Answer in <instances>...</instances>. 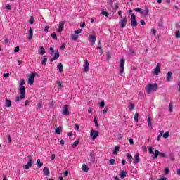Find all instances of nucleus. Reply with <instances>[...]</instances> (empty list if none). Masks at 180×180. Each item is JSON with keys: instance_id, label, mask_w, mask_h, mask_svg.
<instances>
[{"instance_id": "nucleus-1", "label": "nucleus", "mask_w": 180, "mask_h": 180, "mask_svg": "<svg viewBox=\"0 0 180 180\" xmlns=\"http://www.w3.org/2000/svg\"><path fill=\"white\" fill-rule=\"evenodd\" d=\"M158 89V84L155 83L154 84H148L145 87V91L148 95H150L153 92H155Z\"/></svg>"}, {"instance_id": "nucleus-2", "label": "nucleus", "mask_w": 180, "mask_h": 180, "mask_svg": "<svg viewBox=\"0 0 180 180\" xmlns=\"http://www.w3.org/2000/svg\"><path fill=\"white\" fill-rule=\"evenodd\" d=\"M25 92H26V89L25 88V86H20V96H18L15 98V102L16 103H19V102H20V101H22V99H25V98H26Z\"/></svg>"}, {"instance_id": "nucleus-3", "label": "nucleus", "mask_w": 180, "mask_h": 180, "mask_svg": "<svg viewBox=\"0 0 180 180\" xmlns=\"http://www.w3.org/2000/svg\"><path fill=\"white\" fill-rule=\"evenodd\" d=\"M28 162L27 165H24L22 167H23V169H29V167H32V165H33V160H32V155H28Z\"/></svg>"}, {"instance_id": "nucleus-4", "label": "nucleus", "mask_w": 180, "mask_h": 180, "mask_svg": "<svg viewBox=\"0 0 180 180\" xmlns=\"http://www.w3.org/2000/svg\"><path fill=\"white\" fill-rule=\"evenodd\" d=\"M34 77H36V72L31 73L29 75V78L27 81L29 85H33V84H34Z\"/></svg>"}, {"instance_id": "nucleus-5", "label": "nucleus", "mask_w": 180, "mask_h": 180, "mask_svg": "<svg viewBox=\"0 0 180 180\" xmlns=\"http://www.w3.org/2000/svg\"><path fill=\"white\" fill-rule=\"evenodd\" d=\"M124 58L120 60L119 73L122 75L124 72Z\"/></svg>"}, {"instance_id": "nucleus-6", "label": "nucleus", "mask_w": 180, "mask_h": 180, "mask_svg": "<svg viewBox=\"0 0 180 180\" xmlns=\"http://www.w3.org/2000/svg\"><path fill=\"white\" fill-rule=\"evenodd\" d=\"M131 26L136 27L137 26V20H136V15L132 13L131 15Z\"/></svg>"}, {"instance_id": "nucleus-7", "label": "nucleus", "mask_w": 180, "mask_h": 180, "mask_svg": "<svg viewBox=\"0 0 180 180\" xmlns=\"http://www.w3.org/2000/svg\"><path fill=\"white\" fill-rule=\"evenodd\" d=\"M62 115H64V116H68V115H70V106L68 105L63 106Z\"/></svg>"}, {"instance_id": "nucleus-8", "label": "nucleus", "mask_w": 180, "mask_h": 180, "mask_svg": "<svg viewBox=\"0 0 180 180\" xmlns=\"http://www.w3.org/2000/svg\"><path fill=\"white\" fill-rule=\"evenodd\" d=\"M83 71L84 72H88V71H89V62H88V60H84L83 64Z\"/></svg>"}, {"instance_id": "nucleus-9", "label": "nucleus", "mask_w": 180, "mask_h": 180, "mask_svg": "<svg viewBox=\"0 0 180 180\" xmlns=\"http://www.w3.org/2000/svg\"><path fill=\"white\" fill-rule=\"evenodd\" d=\"M98 136H99V134L98 133V131L92 129L90 132V136L93 140H95L98 138Z\"/></svg>"}, {"instance_id": "nucleus-10", "label": "nucleus", "mask_w": 180, "mask_h": 180, "mask_svg": "<svg viewBox=\"0 0 180 180\" xmlns=\"http://www.w3.org/2000/svg\"><path fill=\"white\" fill-rule=\"evenodd\" d=\"M162 136L163 139H168V137H169V132L167 131L164 134L163 131H160L159 136H158L159 140H160V139H161Z\"/></svg>"}, {"instance_id": "nucleus-11", "label": "nucleus", "mask_w": 180, "mask_h": 180, "mask_svg": "<svg viewBox=\"0 0 180 180\" xmlns=\"http://www.w3.org/2000/svg\"><path fill=\"white\" fill-rule=\"evenodd\" d=\"M58 58H60V52H58V51H56L54 53L53 58H51L49 61L51 63H53V61H56V60H58Z\"/></svg>"}, {"instance_id": "nucleus-12", "label": "nucleus", "mask_w": 180, "mask_h": 180, "mask_svg": "<svg viewBox=\"0 0 180 180\" xmlns=\"http://www.w3.org/2000/svg\"><path fill=\"white\" fill-rule=\"evenodd\" d=\"M89 41H90L91 46H94V44H95V41H96V37L94 35H89Z\"/></svg>"}, {"instance_id": "nucleus-13", "label": "nucleus", "mask_w": 180, "mask_h": 180, "mask_svg": "<svg viewBox=\"0 0 180 180\" xmlns=\"http://www.w3.org/2000/svg\"><path fill=\"white\" fill-rule=\"evenodd\" d=\"M127 22V17H124V18L120 20V26L122 29L126 27Z\"/></svg>"}, {"instance_id": "nucleus-14", "label": "nucleus", "mask_w": 180, "mask_h": 180, "mask_svg": "<svg viewBox=\"0 0 180 180\" xmlns=\"http://www.w3.org/2000/svg\"><path fill=\"white\" fill-rule=\"evenodd\" d=\"M65 22L64 21H61L58 25V29L57 30L58 33H61L63 32V29L64 28V25Z\"/></svg>"}, {"instance_id": "nucleus-15", "label": "nucleus", "mask_w": 180, "mask_h": 180, "mask_svg": "<svg viewBox=\"0 0 180 180\" xmlns=\"http://www.w3.org/2000/svg\"><path fill=\"white\" fill-rule=\"evenodd\" d=\"M148 12H149L148 7H145L143 10H141V15H143V16H148Z\"/></svg>"}, {"instance_id": "nucleus-16", "label": "nucleus", "mask_w": 180, "mask_h": 180, "mask_svg": "<svg viewBox=\"0 0 180 180\" xmlns=\"http://www.w3.org/2000/svg\"><path fill=\"white\" fill-rule=\"evenodd\" d=\"M139 162H140V156H139V153H136L134 157V164H139Z\"/></svg>"}, {"instance_id": "nucleus-17", "label": "nucleus", "mask_w": 180, "mask_h": 180, "mask_svg": "<svg viewBox=\"0 0 180 180\" xmlns=\"http://www.w3.org/2000/svg\"><path fill=\"white\" fill-rule=\"evenodd\" d=\"M43 172L45 176H50V169H49V167H44Z\"/></svg>"}, {"instance_id": "nucleus-18", "label": "nucleus", "mask_w": 180, "mask_h": 180, "mask_svg": "<svg viewBox=\"0 0 180 180\" xmlns=\"http://www.w3.org/2000/svg\"><path fill=\"white\" fill-rule=\"evenodd\" d=\"M33 37V28L30 27L29 29V36H28V40L30 41Z\"/></svg>"}, {"instance_id": "nucleus-19", "label": "nucleus", "mask_w": 180, "mask_h": 180, "mask_svg": "<svg viewBox=\"0 0 180 180\" xmlns=\"http://www.w3.org/2000/svg\"><path fill=\"white\" fill-rule=\"evenodd\" d=\"M90 162H91V164L95 162V153L93 152L90 153Z\"/></svg>"}, {"instance_id": "nucleus-20", "label": "nucleus", "mask_w": 180, "mask_h": 180, "mask_svg": "<svg viewBox=\"0 0 180 180\" xmlns=\"http://www.w3.org/2000/svg\"><path fill=\"white\" fill-rule=\"evenodd\" d=\"M119 150H120V146H116L114 148V150H112V154L114 155H117V153H119Z\"/></svg>"}, {"instance_id": "nucleus-21", "label": "nucleus", "mask_w": 180, "mask_h": 180, "mask_svg": "<svg viewBox=\"0 0 180 180\" xmlns=\"http://www.w3.org/2000/svg\"><path fill=\"white\" fill-rule=\"evenodd\" d=\"M126 175H127V172L124 170H122L120 174V176L122 179H124V178L126 177Z\"/></svg>"}, {"instance_id": "nucleus-22", "label": "nucleus", "mask_w": 180, "mask_h": 180, "mask_svg": "<svg viewBox=\"0 0 180 180\" xmlns=\"http://www.w3.org/2000/svg\"><path fill=\"white\" fill-rule=\"evenodd\" d=\"M39 53L41 54V56H44V54H46V50L44 49V47H39Z\"/></svg>"}, {"instance_id": "nucleus-23", "label": "nucleus", "mask_w": 180, "mask_h": 180, "mask_svg": "<svg viewBox=\"0 0 180 180\" xmlns=\"http://www.w3.org/2000/svg\"><path fill=\"white\" fill-rule=\"evenodd\" d=\"M5 103L6 108H11V106H12V101L9 99H6Z\"/></svg>"}, {"instance_id": "nucleus-24", "label": "nucleus", "mask_w": 180, "mask_h": 180, "mask_svg": "<svg viewBox=\"0 0 180 180\" xmlns=\"http://www.w3.org/2000/svg\"><path fill=\"white\" fill-rule=\"evenodd\" d=\"M169 112L172 113V112H174V103L171 101L169 104Z\"/></svg>"}, {"instance_id": "nucleus-25", "label": "nucleus", "mask_w": 180, "mask_h": 180, "mask_svg": "<svg viewBox=\"0 0 180 180\" xmlns=\"http://www.w3.org/2000/svg\"><path fill=\"white\" fill-rule=\"evenodd\" d=\"M82 169L83 172H88L89 171V168L88 167V165H83L82 167Z\"/></svg>"}, {"instance_id": "nucleus-26", "label": "nucleus", "mask_w": 180, "mask_h": 180, "mask_svg": "<svg viewBox=\"0 0 180 180\" xmlns=\"http://www.w3.org/2000/svg\"><path fill=\"white\" fill-rule=\"evenodd\" d=\"M148 126L150 129L153 128V124L151 123V116L148 117Z\"/></svg>"}, {"instance_id": "nucleus-27", "label": "nucleus", "mask_w": 180, "mask_h": 180, "mask_svg": "<svg viewBox=\"0 0 180 180\" xmlns=\"http://www.w3.org/2000/svg\"><path fill=\"white\" fill-rule=\"evenodd\" d=\"M159 157H161L162 158H167L168 157V155L165 153L158 152Z\"/></svg>"}, {"instance_id": "nucleus-28", "label": "nucleus", "mask_w": 180, "mask_h": 180, "mask_svg": "<svg viewBox=\"0 0 180 180\" xmlns=\"http://www.w3.org/2000/svg\"><path fill=\"white\" fill-rule=\"evenodd\" d=\"M172 77V72H167V78H166L167 82H169V81H171V77Z\"/></svg>"}, {"instance_id": "nucleus-29", "label": "nucleus", "mask_w": 180, "mask_h": 180, "mask_svg": "<svg viewBox=\"0 0 180 180\" xmlns=\"http://www.w3.org/2000/svg\"><path fill=\"white\" fill-rule=\"evenodd\" d=\"M62 130H63V127H57L55 131H56V134H61Z\"/></svg>"}, {"instance_id": "nucleus-30", "label": "nucleus", "mask_w": 180, "mask_h": 180, "mask_svg": "<svg viewBox=\"0 0 180 180\" xmlns=\"http://www.w3.org/2000/svg\"><path fill=\"white\" fill-rule=\"evenodd\" d=\"M46 63H47V56H44V58L41 61V64L42 65H46Z\"/></svg>"}, {"instance_id": "nucleus-31", "label": "nucleus", "mask_w": 180, "mask_h": 180, "mask_svg": "<svg viewBox=\"0 0 180 180\" xmlns=\"http://www.w3.org/2000/svg\"><path fill=\"white\" fill-rule=\"evenodd\" d=\"M37 165L38 168H41V167H43V162H40V159L37 160Z\"/></svg>"}, {"instance_id": "nucleus-32", "label": "nucleus", "mask_w": 180, "mask_h": 180, "mask_svg": "<svg viewBox=\"0 0 180 180\" xmlns=\"http://www.w3.org/2000/svg\"><path fill=\"white\" fill-rule=\"evenodd\" d=\"M153 75H158V65H156L154 72H153Z\"/></svg>"}, {"instance_id": "nucleus-33", "label": "nucleus", "mask_w": 180, "mask_h": 180, "mask_svg": "<svg viewBox=\"0 0 180 180\" xmlns=\"http://www.w3.org/2000/svg\"><path fill=\"white\" fill-rule=\"evenodd\" d=\"M127 158L129 160V164H131V160H133V156L131 154L127 153Z\"/></svg>"}, {"instance_id": "nucleus-34", "label": "nucleus", "mask_w": 180, "mask_h": 180, "mask_svg": "<svg viewBox=\"0 0 180 180\" xmlns=\"http://www.w3.org/2000/svg\"><path fill=\"white\" fill-rule=\"evenodd\" d=\"M79 144V140L75 141L72 144V148H75V147H77V146H78Z\"/></svg>"}, {"instance_id": "nucleus-35", "label": "nucleus", "mask_w": 180, "mask_h": 180, "mask_svg": "<svg viewBox=\"0 0 180 180\" xmlns=\"http://www.w3.org/2000/svg\"><path fill=\"white\" fill-rule=\"evenodd\" d=\"M128 108H129V110H134V104L129 103Z\"/></svg>"}, {"instance_id": "nucleus-36", "label": "nucleus", "mask_w": 180, "mask_h": 180, "mask_svg": "<svg viewBox=\"0 0 180 180\" xmlns=\"http://www.w3.org/2000/svg\"><path fill=\"white\" fill-rule=\"evenodd\" d=\"M115 162H116V160L115 159H110L108 162L109 165H115Z\"/></svg>"}, {"instance_id": "nucleus-37", "label": "nucleus", "mask_w": 180, "mask_h": 180, "mask_svg": "<svg viewBox=\"0 0 180 180\" xmlns=\"http://www.w3.org/2000/svg\"><path fill=\"white\" fill-rule=\"evenodd\" d=\"M59 72H63V63H59L58 65Z\"/></svg>"}, {"instance_id": "nucleus-38", "label": "nucleus", "mask_w": 180, "mask_h": 180, "mask_svg": "<svg viewBox=\"0 0 180 180\" xmlns=\"http://www.w3.org/2000/svg\"><path fill=\"white\" fill-rule=\"evenodd\" d=\"M101 15H103L106 18H109V13H108V12H106L105 11H101Z\"/></svg>"}, {"instance_id": "nucleus-39", "label": "nucleus", "mask_w": 180, "mask_h": 180, "mask_svg": "<svg viewBox=\"0 0 180 180\" xmlns=\"http://www.w3.org/2000/svg\"><path fill=\"white\" fill-rule=\"evenodd\" d=\"M29 22L30 23V25H33V23H34V17H33V15H32L30 18Z\"/></svg>"}, {"instance_id": "nucleus-40", "label": "nucleus", "mask_w": 180, "mask_h": 180, "mask_svg": "<svg viewBox=\"0 0 180 180\" xmlns=\"http://www.w3.org/2000/svg\"><path fill=\"white\" fill-rule=\"evenodd\" d=\"M135 122H139V113L136 112L134 117Z\"/></svg>"}, {"instance_id": "nucleus-41", "label": "nucleus", "mask_w": 180, "mask_h": 180, "mask_svg": "<svg viewBox=\"0 0 180 180\" xmlns=\"http://www.w3.org/2000/svg\"><path fill=\"white\" fill-rule=\"evenodd\" d=\"M71 40H73L74 41H77V40H78V35H72Z\"/></svg>"}, {"instance_id": "nucleus-42", "label": "nucleus", "mask_w": 180, "mask_h": 180, "mask_svg": "<svg viewBox=\"0 0 180 180\" xmlns=\"http://www.w3.org/2000/svg\"><path fill=\"white\" fill-rule=\"evenodd\" d=\"M169 159L171 160V161H174L175 160V155H174V154L170 153L169 155Z\"/></svg>"}, {"instance_id": "nucleus-43", "label": "nucleus", "mask_w": 180, "mask_h": 180, "mask_svg": "<svg viewBox=\"0 0 180 180\" xmlns=\"http://www.w3.org/2000/svg\"><path fill=\"white\" fill-rule=\"evenodd\" d=\"M56 84H57L58 88L59 89H61V88H63V85L61 84V82H60V81H56Z\"/></svg>"}, {"instance_id": "nucleus-44", "label": "nucleus", "mask_w": 180, "mask_h": 180, "mask_svg": "<svg viewBox=\"0 0 180 180\" xmlns=\"http://www.w3.org/2000/svg\"><path fill=\"white\" fill-rule=\"evenodd\" d=\"M175 37H176V39H180V31L178 30L175 32Z\"/></svg>"}, {"instance_id": "nucleus-45", "label": "nucleus", "mask_w": 180, "mask_h": 180, "mask_svg": "<svg viewBox=\"0 0 180 180\" xmlns=\"http://www.w3.org/2000/svg\"><path fill=\"white\" fill-rule=\"evenodd\" d=\"M158 157V150H155V155L153 156V160H155Z\"/></svg>"}, {"instance_id": "nucleus-46", "label": "nucleus", "mask_w": 180, "mask_h": 180, "mask_svg": "<svg viewBox=\"0 0 180 180\" xmlns=\"http://www.w3.org/2000/svg\"><path fill=\"white\" fill-rule=\"evenodd\" d=\"M94 123L96 127H99V124L98 123V119H96V117H94Z\"/></svg>"}, {"instance_id": "nucleus-47", "label": "nucleus", "mask_w": 180, "mask_h": 180, "mask_svg": "<svg viewBox=\"0 0 180 180\" xmlns=\"http://www.w3.org/2000/svg\"><path fill=\"white\" fill-rule=\"evenodd\" d=\"M152 36H155V34L157 33V30L153 28L151 30Z\"/></svg>"}, {"instance_id": "nucleus-48", "label": "nucleus", "mask_w": 180, "mask_h": 180, "mask_svg": "<svg viewBox=\"0 0 180 180\" xmlns=\"http://www.w3.org/2000/svg\"><path fill=\"white\" fill-rule=\"evenodd\" d=\"M81 32H82V29H79L77 30L74 31V33L75 34H79V33H81Z\"/></svg>"}, {"instance_id": "nucleus-49", "label": "nucleus", "mask_w": 180, "mask_h": 180, "mask_svg": "<svg viewBox=\"0 0 180 180\" xmlns=\"http://www.w3.org/2000/svg\"><path fill=\"white\" fill-rule=\"evenodd\" d=\"M52 39H54V40H57V34L56 33L51 34Z\"/></svg>"}, {"instance_id": "nucleus-50", "label": "nucleus", "mask_w": 180, "mask_h": 180, "mask_svg": "<svg viewBox=\"0 0 180 180\" xmlns=\"http://www.w3.org/2000/svg\"><path fill=\"white\" fill-rule=\"evenodd\" d=\"M4 9H7L8 11H11L12 9V6L8 4L4 8Z\"/></svg>"}, {"instance_id": "nucleus-51", "label": "nucleus", "mask_w": 180, "mask_h": 180, "mask_svg": "<svg viewBox=\"0 0 180 180\" xmlns=\"http://www.w3.org/2000/svg\"><path fill=\"white\" fill-rule=\"evenodd\" d=\"M100 108H105V102L101 101L98 103Z\"/></svg>"}, {"instance_id": "nucleus-52", "label": "nucleus", "mask_w": 180, "mask_h": 180, "mask_svg": "<svg viewBox=\"0 0 180 180\" xmlns=\"http://www.w3.org/2000/svg\"><path fill=\"white\" fill-rule=\"evenodd\" d=\"M49 50L51 51V55L54 56V48L50 47Z\"/></svg>"}, {"instance_id": "nucleus-53", "label": "nucleus", "mask_w": 180, "mask_h": 180, "mask_svg": "<svg viewBox=\"0 0 180 180\" xmlns=\"http://www.w3.org/2000/svg\"><path fill=\"white\" fill-rule=\"evenodd\" d=\"M138 95L139 96H140L141 99H143V98H144V94L141 91H139Z\"/></svg>"}, {"instance_id": "nucleus-54", "label": "nucleus", "mask_w": 180, "mask_h": 180, "mask_svg": "<svg viewBox=\"0 0 180 180\" xmlns=\"http://www.w3.org/2000/svg\"><path fill=\"white\" fill-rule=\"evenodd\" d=\"M111 56H110V52H107V60L109 61V60H110L111 58Z\"/></svg>"}, {"instance_id": "nucleus-55", "label": "nucleus", "mask_w": 180, "mask_h": 180, "mask_svg": "<svg viewBox=\"0 0 180 180\" xmlns=\"http://www.w3.org/2000/svg\"><path fill=\"white\" fill-rule=\"evenodd\" d=\"M55 103L54 101H51L49 103V108H54Z\"/></svg>"}, {"instance_id": "nucleus-56", "label": "nucleus", "mask_w": 180, "mask_h": 180, "mask_svg": "<svg viewBox=\"0 0 180 180\" xmlns=\"http://www.w3.org/2000/svg\"><path fill=\"white\" fill-rule=\"evenodd\" d=\"M25 85V79H22L20 82V86H23Z\"/></svg>"}, {"instance_id": "nucleus-57", "label": "nucleus", "mask_w": 180, "mask_h": 180, "mask_svg": "<svg viewBox=\"0 0 180 180\" xmlns=\"http://www.w3.org/2000/svg\"><path fill=\"white\" fill-rule=\"evenodd\" d=\"M20 49L19 48V46H16L14 49V53H19Z\"/></svg>"}, {"instance_id": "nucleus-58", "label": "nucleus", "mask_w": 180, "mask_h": 180, "mask_svg": "<svg viewBox=\"0 0 180 180\" xmlns=\"http://www.w3.org/2000/svg\"><path fill=\"white\" fill-rule=\"evenodd\" d=\"M134 11L135 12H139V13H141V8H135Z\"/></svg>"}, {"instance_id": "nucleus-59", "label": "nucleus", "mask_w": 180, "mask_h": 180, "mask_svg": "<svg viewBox=\"0 0 180 180\" xmlns=\"http://www.w3.org/2000/svg\"><path fill=\"white\" fill-rule=\"evenodd\" d=\"M103 115H106L108 113V107H105L104 110H103Z\"/></svg>"}, {"instance_id": "nucleus-60", "label": "nucleus", "mask_w": 180, "mask_h": 180, "mask_svg": "<svg viewBox=\"0 0 180 180\" xmlns=\"http://www.w3.org/2000/svg\"><path fill=\"white\" fill-rule=\"evenodd\" d=\"M4 42L5 43V44H8V43H9V39H8V38H4Z\"/></svg>"}, {"instance_id": "nucleus-61", "label": "nucleus", "mask_w": 180, "mask_h": 180, "mask_svg": "<svg viewBox=\"0 0 180 180\" xmlns=\"http://www.w3.org/2000/svg\"><path fill=\"white\" fill-rule=\"evenodd\" d=\"M149 154L154 155V152H153V147H150L149 148Z\"/></svg>"}, {"instance_id": "nucleus-62", "label": "nucleus", "mask_w": 180, "mask_h": 180, "mask_svg": "<svg viewBox=\"0 0 180 180\" xmlns=\"http://www.w3.org/2000/svg\"><path fill=\"white\" fill-rule=\"evenodd\" d=\"M30 103V101L29 100H27L25 103V106H29V104Z\"/></svg>"}, {"instance_id": "nucleus-63", "label": "nucleus", "mask_w": 180, "mask_h": 180, "mask_svg": "<svg viewBox=\"0 0 180 180\" xmlns=\"http://www.w3.org/2000/svg\"><path fill=\"white\" fill-rule=\"evenodd\" d=\"M44 32H45L46 33H49V26H46V27H44Z\"/></svg>"}, {"instance_id": "nucleus-64", "label": "nucleus", "mask_w": 180, "mask_h": 180, "mask_svg": "<svg viewBox=\"0 0 180 180\" xmlns=\"http://www.w3.org/2000/svg\"><path fill=\"white\" fill-rule=\"evenodd\" d=\"M61 50H64V49H65V44H63L61 46H60V48Z\"/></svg>"}]
</instances>
